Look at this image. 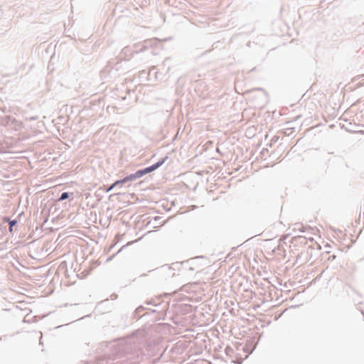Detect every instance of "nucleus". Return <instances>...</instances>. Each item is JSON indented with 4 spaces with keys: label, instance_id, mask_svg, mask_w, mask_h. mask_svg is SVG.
Here are the masks:
<instances>
[{
    "label": "nucleus",
    "instance_id": "f03ea898",
    "mask_svg": "<svg viewBox=\"0 0 364 364\" xmlns=\"http://www.w3.org/2000/svg\"><path fill=\"white\" fill-rule=\"evenodd\" d=\"M68 198V193H62V195H61V196L60 198V200H65V199H66Z\"/></svg>",
    "mask_w": 364,
    "mask_h": 364
},
{
    "label": "nucleus",
    "instance_id": "7ed1b4c3",
    "mask_svg": "<svg viewBox=\"0 0 364 364\" xmlns=\"http://www.w3.org/2000/svg\"><path fill=\"white\" fill-rule=\"evenodd\" d=\"M16 220H11L9 222V224H10V228H9V230L11 232L12 231V227L16 225Z\"/></svg>",
    "mask_w": 364,
    "mask_h": 364
},
{
    "label": "nucleus",
    "instance_id": "f257e3e1",
    "mask_svg": "<svg viewBox=\"0 0 364 364\" xmlns=\"http://www.w3.org/2000/svg\"><path fill=\"white\" fill-rule=\"evenodd\" d=\"M167 156H166L164 159H163L162 160H161L160 161H159L158 163L149 166V167H147L143 170H139V171H137L134 174H131L125 178H124L122 180H119V181H115L108 189H107V191H111L114 186H117L118 184L119 183H126L127 181H133L137 178H140L142 176L146 174V173H151V171L156 170V168H158L159 166H161L165 161L167 159Z\"/></svg>",
    "mask_w": 364,
    "mask_h": 364
}]
</instances>
